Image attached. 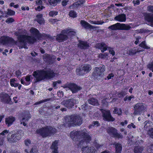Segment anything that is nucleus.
Segmentation results:
<instances>
[{
	"label": "nucleus",
	"mask_w": 153,
	"mask_h": 153,
	"mask_svg": "<svg viewBox=\"0 0 153 153\" xmlns=\"http://www.w3.org/2000/svg\"><path fill=\"white\" fill-rule=\"evenodd\" d=\"M15 34L17 36L18 41L16 42L12 38L8 36H3L1 38V42L3 44H9L10 46L16 44L19 48H27L26 45L27 43H33L36 40L33 36H28L25 30L22 31H16Z\"/></svg>",
	"instance_id": "obj_1"
},
{
	"label": "nucleus",
	"mask_w": 153,
	"mask_h": 153,
	"mask_svg": "<svg viewBox=\"0 0 153 153\" xmlns=\"http://www.w3.org/2000/svg\"><path fill=\"white\" fill-rule=\"evenodd\" d=\"M85 130L84 131H72L70 133L71 138L74 140L77 139V143L79 147L88 143L91 140V137Z\"/></svg>",
	"instance_id": "obj_2"
},
{
	"label": "nucleus",
	"mask_w": 153,
	"mask_h": 153,
	"mask_svg": "<svg viewBox=\"0 0 153 153\" xmlns=\"http://www.w3.org/2000/svg\"><path fill=\"white\" fill-rule=\"evenodd\" d=\"M36 82L41 81L45 79H50L53 77L55 74L52 70L45 71L44 70L34 71L33 73Z\"/></svg>",
	"instance_id": "obj_3"
},
{
	"label": "nucleus",
	"mask_w": 153,
	"mask_h": 153,
	"mask_svg": "<svg viewBox=\"0 0 153 153\" xmlns=\"http://www.w3.org/2000/svg\"><path fill=\"white\" fill-rule=\"evenodd\" d=\"M82 123L81 117L78 115L67 116L65 119V123L64 124L65 126L80 125Z\"/></svg>",
	"instance_id": "obj_4"
},
{
	"label": "nucleus",
	"mask_w": 153,
	"mask_h": 153,
	"mask_svg": "<svg viewBox=\"0 0 153 153\" xmlns=\"http://www.w3.org/2000/svg\"><path fill=\"white\" fill-rule=\"evenodd\" d=\"M56 132L55 128L50 126H46L37 130L36 132L41 135L43 137L51 136Z\"/></svg>",
	"instance_id": "obj_5"
},
{
	"label": "nucleus",
	"mask_w": 153,
	"mask_h": 153,
	"mask_svg": "<svg viewBox=\"0 0 153 153\" xmlns=\"http://www.w3.org/2000/svg\"><path fill=\"white\" fill-rule=\"evenodd\" d=\"M105 70V67L104 65L102 66L100 68H96L93 74V76L95 78L98 79L103 76V72Z\"/></svg>",
	"instance_id": "obj_6"
},
{
	"label": "nucleus",
	"mask_w": 153,
	"mask_h": 153,
	"mask_svg": "<svg viewBox=\"0 0 153 153\" xmlns=\"http://www.w3.org/2000/svg\"><path fill=\"white\" fill-rule=\"evenodd\" d=\"M134 113L135 115L140 114L144 111L146 109V106L142 103H139L134 107Z\"/></svg>",
	"instance_id": "obj_7"
},
{
	"label": "nucleus",
	"mask_w": 153,
	"mask_h": 153,
	"mask_svg": "<svg viewBox=\"0 0 153 153\" xmlns=\"http://www.w3.org/2000/svg\"><path fill=\"white\" fill-rule=\"evenodd\" d=\"M79 103L78 100L73 98L70 99L69 100H64L62 102V104L68 108H71L74 106V104Z\"/></svg>",
	"instance_id": "obj_8"
},
{
	"label": "nucleus",
	"mask_w": 153,
	"mask_h": 153,
	"mask_svg": "<svg viewBox=\"0 0 153 153\" xmlns=\"http://www.w3.org/2000/svg\"><path fill=\"white\" fill-rule=\"evenodd\" d=\"M101 111L103 119L108 121H113L115 119L111 116L109 111L102 109Z\"/></svg>",
	"instance_id": "obj_9"
},
{
	"label": "nucleus",
	"mask_w": 153,
	"mask_h": 153,
	"mask_svg": "<svg viewBox=\"0 0 153 153\" xmlns=\"http://www.w3.org/2000/svg\"><path fill=\"white\" fill-rule=\"evenodd\" d=\"M91 66L88 64H85L84 65L82 69H77L76 71L78 74L82 75L83 74L82 71L86 72H89L91 69Z\"/></svg>",
	"instance_id": "obj_10"
},
{
	"label": "nucleus",
	"mask_w": 153,
	"mask_h": 153,
	"mask_svg": "<svg viewBox=\"0 0 153 153\" xmlns=\"http://www.w3.org/2000/svg\"><path fill=\"white\" fill-rule=\"evenodd\" d=\"M108 133L112 136L118 137V138L122 137V135L117 133V130L114 128H109L107 129Z\"/></svg>",
	"instance_id": "obj_11"
},
{
	"label": "nucleus",
	"mask_w": 153,
	"mask_h": 153,
	"mask_svg": "<svg viewBox=\"0 0 153 153\" xmlns=\"http://www.w3.org/2000/svg\"><path fill=\"white\" fill-rule=\"evenodd\" d=\"M66 88L67 89L68 88L73 93L77 92L78 91L80 90L81 89L80 87L73 83L69 85L68 87H67Z\"/></svg>",
	"instance_id": "obj_12"
},
{
	"label": "nucleus",
	"mask_w": 153,
	"mask_h": 153,
	"mask_svg": "<svg viewBox=\"0 0 153 153\" xmlns=\"http://www.w3.org/2000/svg\"><path fill=\"white\" fill-rule=\"evenodd\" d=\"M68 38V37L66 33H62V31L60 34L57 35L56 37V41L59 42L66 40Z\"/></svg>",
	"instance_id": "obj_13"
},
{
	"label": "nucleus",
	"mask_w": 153,
	"mask_h": 153,
	"mask_svg": "<svg viewBox=\"0 0 153 153\" xmlns=\"http://www.w3.org/2000/svg\"><path fill=\"white\" fill-rule=\"evenodd\" d=\"M80 23L82 27L86 29H90L94 30L96 29V27L94 26H92L90 25L88 23L84 21H81Z\"/></svg>",
	"instance_id": "obj_14"
},
{
	"label": "nucleus",
	"mask_w": 153,
	"mask_h": 153,
	"mask_svg": "<svg viewBox=\"0 0 153 153\" xmlns=\"http://www.w3.org/2000/svg\"><path fill=\"white\" fill-rule=\"evenodd\" d=\"M62 33H66L68 37L72 35L74 36L76 33L75 30L71 28H68L63 30Z\"/></svg>",
	"instance_id": "obj_15"
},
{
	"label": "nucleus",
	"mask_w": 153,
	"mask_h": 153,
	"mask_svg": "<svg viewBox=\"0 0 153 153\" xmlns=\"http://www.w3.org/2000/svg\"><path fill=\"white\" fill-rule=\"evenodd\" d=\"M82 153H95V150L93 147H83L82 149Z\"/></svg>",
	"instance_id": "obj_16"
},
{
	"label": "nucleus",
	"mask_w": 153,
	"mask_h": 153,
	"mask_svg": "<svg viewBox=\"0 0 153 153\" xmlns=\"http://www.w3.org/2000/svg\"><path fill=\"white\" fill-rule=\"evenodd\" d=\"M114 19L120 22H125L126 20V16L124 14H121L116 16L114 18Z\"/></svg>",
	"instance_id": "obj_17"
},
{
	"label": "nucleus",
	"mask_w": 153,
	"mask_h": 153,
	"mask_svg": "<svg viewBox=\"0 0 153 153\" xmlns=\"http://www.w3.org/2000/svg\"><path fill=\"white\" fill-rule=\"evenodd\" d=\"M1 101L4 102L8 103L11 100L10 97L7 94H3L0 95Z\"/></svg>",
	"instance_id": "obj_18"
},
{
	"label": "nucleus",
	"mask_w": 153,
	"mask_h": 153,
	"mask_svg": "<svg viewBox=\"0 0 153 153\" xmlns=\"http://www.w3.org/2000/svg\"><path fill=\"white\" fill-rule=\"evenodd\" d=\"M15 120V117L9 116L5 118V123L8 126H10L12 124Z\"/></svg>",
	"instance_id": "obj_19"
},
{
	"label": "nucleus",
	"mask_w": 153,
	"mask_h": 153,
	"mask_svg": "<svg viewBox=\"0 0 153 153\" xmlns=\"http://www.w3.org/2000/svg\"><path fill=\"white\" fill-rule=\"evenodd\" d=\"M143 50H140L136 49V48H134L133 49H127V53L130 55H133L136 53H140L143 51Z\"/></svg>",
	"instance_id": "obj_20"
},
{
	"label": "nucleus",
	"mask_w": 153,
	"mask_h": 153,
	"mask_svg": "<svg viewBox=\"0 0 153 153\" xmlns=\"http://www.w3.org/2000/svg\"><path fill=\"white\" fill-rule=\"evenodd\" d=\"M96 47L101 50L102 52H103L106 50L107 47L105 44L102 43L97 44Z\"/></svg>",
	"instance_id": "obj_21"
},
{
	"label": "nucleus",
	"mask_w": 153,
	"mask_h": 153,
	"mask_svg": "<svg viewBox=\"0 0 153 153\" xmlns=\"http://www.w3.org/2000/svg\"><path fill=\"white\" fill-rule=\"evenodd\" d=\"M58 143L57 141H55L52 143V145L51 146V149L53 150L52 153H59L57 151Z\"/></svg>",
	"instance_id": "obj_22"
},
{
	"label": "nucleus",
	"mask_w": 153,
	"mask_h": 153,
	"mask_svg": "<svg viewBox=\"0 0 153 153\" xmlns=\"http://www.w3.org/2000/svg\"><path fill=\"white\" fill-rule=\"evenodd\" d=\"M145 19L150 22L151 25L153 26V16H152L149 13H146L145 16Z\"/></svg>",
	"instance_id": "obj_23"
},
{
	"label": "nucleus",
	"mask_w": 153,
	"mask_h": 153,
	"mask_svg": "<svg viewBox=\"0 0 153 153\" xmlns=\"http://www.w3.org/2000/svg\"><path fill=\"white\" fill-rule=\"evenodd\" d=\"M78 47L81 49H85L89 47V45L86 42L81 41L79 42Z\"/></svg>",
	"instance_id": "obj_24"
},
{
	"label": "nucleus",
	"mask_w": 153,
	"mask_h": 153,
	"mask_svg": "<svg viewBox=\"0 0 153 153\" xmlns=\"http://www.w3.org/2000/svg\"><path fill=\"white\" fill-rule=\"evenodd\" d=\"M85 2L84 0H79V1L75 2L72 6H71V8H74L80 6L81 4L84 3Z\"/></svg>",
	"instance_id": "obj_25"
},
{
	"label": "nucleus",
	"mask_w": 153,
	"mask_h": 153,
	"mask_svg": "<svg viewBox=\"0 0 153 153\" xmlns=\"http://www.w3.org/2000/svg\"><path fill=\"white\" fill-rule=\"evenodd\" d=\"M85 2L84 0H79V1L75 2L72 6H71V8H74L80 6L81 4L84 3Z\"/></svg>",
	"instance_id": "obj_26"
},
{
	"label": "nucleus",
	"mask_w": 153,
	"mask_h": 153,
	"mask_svg": "<svg viewBox=\"0 0 153 153\" xmlns=\"http://www.w3.org/2000/svg\"><path fill=\"white\" fill-rule=\"evenodd\" d=\"M131 28V27L127 24L119 23V29L128 30H129Z\"/></svg>",
	"instance_id": "obj_27"
},
{
	"label": "nucleus",
	"mask_w": 153,
	"mask_h": 153,
	"mask_svg": "<svg viewBox=\"0 0 153 153\" xmlns=\"http://www.w3.org/2000/svg\"><path fill=\"white\" fill-rule=\"evenodd\" d=\"M37 19H36L37 22L40 24L44 23V20L42 17V15L41 14H39L36 16Z\"/></svg>",
	"instance_id": "obj_28"
},
{
	"label": "nucleus",
	"mask_w": 153,
	"mask_h": 153,
	"mask_svg": "<svg viewBox=\"0 0 153 153\" xmlns=\"http://www.w3.org/2000/svg\"><path fill=\"white\" fill-rule=\"evenodd\" d=\"M7 141L10 143H14L17 141L15 134H12L10 137H7Z\"/></svg>",
	"instance_id": "obj_29"
},
{
	"label": "nucleus",
	"mask_w": 153,
	"mask_h": 153,
	"mask_svg": "<svg viewBox=\"0 0 153 153\" xmlns=\"http://www.w3.org/2000/svg\"><path fill=\"white\" fill-rule=\"evenodd\" d=\"M24 134V132L21 130H19L17 131L15 137L16 138L17 141L19 140L23 135Z\"/></svg>",
	"instance_id": "obj_30"
},
{
	"label": "nucleus",
	"mask_w": 153,
	"mask_h": 153,
	"mask_svg": "<svg viewBox=\"0 0 153 153\" xmlns=\"http://www.w3.org/2000/svg\"><path fill=\"white\" fill-rule=\"evenodd\" d=\"M30 118V117L29 115L26 117H23L22 120H20L21 124H22L24 126H26L27 124L26 123L28 121Z\"/></svg>",
	"instance_id": "obj_31"
},
{
	"label": "nucleus",
	"mask_w": 153,
	"mask_h": 153,
	"mask_svg": "<svg viewBox=\"0 0 153 153\" xmlns=\"http://www.w3.org/2000/svg\"><path fill=\"white\" fill-rule=\"evenodd\" d=\"M44 61L47 62H50L52 60V57L50 56L47 54H45L43 56Z\"/></svg>",
	"instance_id": "obj_32"
},
{
	"label": "nucleus",
	"mask_w": 153,
	"mask_h": 153,
	"mask_svg": "<svg viewBox=\"0 0 153 153\" xmlns=\"http://www.w3.org/2000/svg\"><path fill=\"white\" fill-rule=\"evenodd\" d=\"M116 153H120L122 149V146L120 144L116 143L115 144Z\"/></svg>",
	"instance_id": "obj_33"
},
{
	"label": "nucleus",
	"mask_w": 153,
	"mask_h": 153,
	"mask_svg": "<svg viewBox=\"0 0 153 153\" xmlns=\"http://www.w3.org/2000/svg\"><path fill=\"white\" fill-rule=\"evenodd\" d=\"M88 102L89 103L94 105H99L97 101L93 98L89 100Z\"/></svg>",
	"instance_id": "obj_34"
},
{
	"label": "nucleus",
	"mask_w": 153,
	"mask_h": 153,
	"mask_svg": "<svg viewBox=\"0 0 153 153\" xmlns=\"http://www.w3.org/2000/svg\"><path fill=\"white\" fill-rule=\"evenodd\" d=\"M16 80L14 79H11L10 81V84L12 87L15 88L17 87L19 85V83L16 82Z\"/></svg>",
	"instance_id": "obj_35"
},
{
	"label": "nucleus",
	"mask_w": 153,
	"mask_h": 153,
	"mask_svg": "<svg viewBox=\"0 0 153 153\" xmlns=\"http://www.w3.org/2000/svg\"><path fill=\"white\" fill-rule=\"evenodd\" d=\"M109 29L111 30H117L119 29V23H117L109 26Z\"/></svg>",
	"instance_id": "obj_36"
},
{
	"label": "nucleus",
	"mask_w": 153,
	"mask_h": 153,
	"mask_svg": "<svg viewBox=\"0 0 153 153\" xmlns=\"http://www.w3.org/2000/svg\"><path fill=\"white\" fill-rule=\"evenodd\" d=\"M30 31L31 33L33 35L37 36L39 33V31L37 29L34 27H32Z\"/></svg>",
	"instance_id": "obj_37"
},
{
	"label": "nucleus",
	"mask_w": 153,
	"mask_h": 153,
	"mask_svg": "<svg viewBox=\"0 0 153 153\" xmlns=\"http://www.w3.org/2000/svg\"><path fill=\"white\" fill-rule=\"evenodd\" d=\"M143 149L142 147L140 146H135L134 149V153H141Z\"/></svg>",
	"instance_id": "obj_38"
},
{
	"label": "nucleus",
	"mask_w": 153,
	"mask_h": 153,
	"mask_svg": "<svg viewBox=\"0 0 153 153\" xmlns=\"http://www.w3.org/2000/svg\"><path fill=\"white\" fill-rule=\"evenodd\" d=\"M9 131L7 130H5L0 133V138L4 139L6 135L8 133Z\"/></svg>",
	"instance_id": "obj_39"
},
{
	"label": "nucleus",
	"mask_w": 153,
	"mask_h": 153,
	"mask_svg": "<svg viewBox=\"0 0 153 153\" xmlns=\"http://www.w3.org/2000/svg\"><path fill=\"white\" fill-rule=\"evenodd\" d=\"M113 112L114 113L117 114L119 115H121L122 113V110L120 108H118L116 107L114 108Z\"/></svg>",
	"instance_id": "obj_40"
},
{
	"label": "nucleus",
	"mask_w": 153,
	"mask_h": 153,
	"mask_svg": "<svg viewBox=\"0 0 153 153\" xmlns=\"http://www.w3.org/2000/svg\"><path fill=\"white\" fill-rule=\"evenodd\" d=\"M144 123L145 125L144 126V129L148 131V132L149 131V130L151 129V128H150V124L149 122L147 121L145 122Z\"/></svg>",
	"instance_id": "obj_41"
},
{
	"label": "nucleus",
	"mask_w": 153,
	"mask_h": 153,
	"mask_svg": "<svg viewBox=\"0 0 153 153\" xmlns=\"http://www.w3.org/2000/svg\"><path fill=\"white\" fill-rule=\"evenodd\" d=\"M61 0H48L49 4L52 6H54L57 4L58 2L61 1Z\"/></svg>",
	"instance_id": "obj_42"
},
{
	"label": "nucleus",
	"mask_w": 153,
	"mask_h": 153,
	"mask_svg": "<svg viewBox=\"0 0 153 153\" xmlns=\"http://www.w3.org/2000/svg\"><path fill=\"white\" fill-rule=\"evenodd\" d=\"M108 56V53H104V54L100 53L99 55V58L103 59H107Z\"/></svg>",
	"instance_id": "obj_43"
},
{
	"label": "nucleus",
	"mask_w": 153,
	"mask_h": 153,
	"mask_svg": "<svg viewBox=\"0 0 153 153\" xmlns=\"http://www.w3.org/2000/svg\"><path fill=\"white\" fill-rule=\"evenodd\" d=\"M69 16L71 17L75 18L76 17V14L74 11L71 10L69 12Z\"/></svg>",
	"instance_id": "obj_44"
},
{
	"label": "nucleus",
	"mask_w": 153,
	"mask_h": 153,
	"mask_svg": "<svg viewBox=\"0 0 153 153\" xmlns=\"http://www.w3.org/2000/svg\"><path fill=\"white\" fill-rule=\"evenodd\" d=\"M139 46L144 48L145 49H149V47L148 46H147L145 44V42H141V43L139 45Z\"/></svg>",
	"instance_id": "obj_45"
},
{
	"label": "nucleus",
	"mask_w": 153,
	"mask_h": 153,
	"mask_svg": "<svg viewBox=\"0 0 153 153\" xmlns=\"http://www.w3.org/2000/svg\"><path fill=\"white\" fill-rule=\"evenodd\" d=\"M33 78L32 77V76L31 75H28L25 78V81L27 82H29L31 81V79H32Z\"/></svg>",
	"instance_id": "obj_46"
},
{
	"label": "nucleus",
	"mask_w": 153,
	"mask_h": 153,
	"mask_svg": "<svg viewBox=\"0 0 153 153\" xmlns=\"http://www.w3.org/2000/svg\"><path fill=\"white\" fill-rule=\"evenodd\" d=\"M7 14L10 16L14 15L15 14V12L13 10L8 9Z\"/></svg>",
	"instance_id": "obj_47"
},
{
	"label": "nucleus",
	"mask_w": 153,
	"mask_h": 153,
	"mask_svg": "<svg viewBox=\"0 0 153 153\" xmlns=\"http://www.w3.org/2000/svg\"><path fill=\"white\" fill-rule=\"evenodd\" d=\"M58 13V12L56 11H51L49 13V15L51 16H56Z\"/></svg>",
	"instance_id": "obj_48"
},
{
	"label": "nucleus",
	"mask_w": 153,
	"mask_h": 153,
	"mask_svg": "<svg viewBox=\"0 0 153 153\" xmlns=\"http://www.w3.org/2000/svg\"><path fill=\"white\" fill-rule=\"evenodd\" d=\"M148 134L150 135L151 137L153 138V128H151V129L149 130L148 132Z\"/></svg>",
	"instance_id": "obj_49"
},
{
	"label": "nucleus",
	"mask_w": 153,
	"mask_h": 153,
	"mask_svg": "<svg viewBox=\"0 0 153 153\" xmlns=\"http://www.w3.org/2000/svg\"><path fill=\"white\" fill-rule=\"evenodd\" d=\"M25 143L27 146H29L31 144V141L29 140H25Z\"/></svg>",
	"instance_id": "obj_50"
},
{
	"label": "nucleus",
	"mask_w": 153,
	"mask_h": 153,
	"mask_svg": "<svg viewBox=\"0 0 153 153\" xmlns=\"http://www.w3.org/2000/svg\"><path fill=\"white\" fill-rule=\"evenodd\" d=\"M128 128L131 129L132 127L134 128H136V126L133 123H131L130 124L128 125L127 126Z\"/></svg>",
	"instance_id": "obj_51"
},
{
	"label": "nucleus",
	"mask_w": 153,
	"mask_h": 153,
	"mask_svg": "<svg viewBox=\"0 0 153 153\" xmlns=\"http://www.w3.org/2000/svg\"><path fill=\"white\" fill-rule=\"evenodd\" d=\"M30 153H38V150L35 147H34L31 150Z\"/></svg>",
	"instance_id": "obj_52"
},
{
	"label": "nucleus",
	"mask_w": 153,
	"mask_h": 153,
	"mask_svg": "<svg viewBox=\"0 0 153 153\" xmlns=\"http://www.w3.org/2000/svg\"><path fill=\"white\" fill-rule=\"evenodd\" d=\"M44 8L45 7L43 6H39L35 8V9L36 10L40 11Z\"/></svg>",
	"instance_id": "obj_53"
},
{
	"label": "nucleus",
	"mask_w": 153,
	"mask_h": 153,
	"mask_svg": "<svg viewBox=\"0 0 153 153\" xmlns=\"http://www.w3.org/2000/svg\"><path fill=\"white\" fill-rule=\"evenodd\" d=\"M14 20L12 18H8L6 20V22L7 23H12L14 21Z\"/></svg>",
	"instance_id": "obj_54"
},
{
	"label": "nucleus",
	"mask_w": 153,
	"mask_h": 153,
	"mask_svg": "<svg viewBox=\"0 0 153 153\" xmlns=\"http://www.w3.org/2000/svg\"><path fill=\"white\" fill-rule=\"evenodd\" d=\"M58 21L55 19H49V21L51 22L53 24H55Z\"/></svg>",
	"instance_id": "obj_55"
},
{
	"label": "nucleus",
	"mask_w": 153,
	"mask_h": 153,
	"mask_svg": "<svg viewBox=\"0 0 153 153\" xmlns=\"http://www.w3.org/2000/svg\"><path fill=\"white\" fill-rule=\"evenodd\" d=\"M147 67L150 70H152L153 69V62L148 64L147 65Z\"/></svg>",
	"instance_id": "obj_56"
},
{
	"label": "nucleus",
	"mask_w": 153,
	"mask_h": 153,
	"mask_svg": "<svg viewBox=\"0 0 153 153\" xmlns=\"http://www.w3.org/2000/svg\"><path fill=\"white\" fill-rule=\"evenodd\" d=\"M47 101V100H41L40 101L34 103L35 105H37L38 104H41V103H42L44 102H45Z\"/></svg>",
	"instance_id": "obj_57"
},
{
	"label": "nucleus",
	"mask_w": 153,
	"mask_h": 153,
	"mask_svg": "<svg viewBox=\"0 0 153 153\" xmlns=\"http://www.w3.org/2000/svg\"><path fill=\"white\" fill-rule=\"evenodd\" d=\"M147 10L148 11L153 13V6H149L147 8Z\"/></svg>",
	"instance_id": "obj_58"
},
{
	"label": "nucleus",
	"mask_w": 153,
	"mask_h": 153,
	"mask_svg": "<svg viewBox=\"0 0 153 153\" xmlns=\"http://www.w3.org/2000/svg\"><path fill=\"white\" fill-rule=\"evenodd\" d=\"M68 1V0H63L62 2V5L64 6H65Z\"/></svg>",
	"instance_id": "obj_59"
},
{
	"label": "nucleus",
	"mask_w": 153,
	"mask_h": 153,
	"mask_svg": "<svg viewBox=\"0 0 153 153\" xmlns=\"http://www.w3.org/2000/svg\"><path fill=\"white\" fill-rule=\"evenodd\" d=\"M133 2L134 6L135 5H138L140 4V1L139 0H134L133 1Z\"/></svg>",
	"instance_id": "obj_60"
},
{
	"label": "nucleus",
	"mask_w": 153,
	"mask_h": 153,
	"mask_svg": "<svg viewBox=\"0 0 153 153\" xmlns=\"http://www.w3.org/2000/svg\"><path fill=\"white\" fill-rule=\"evenodd\" d=\"M126 94V92L124 91H122L121 92L120 94H118V96L119 97H121L124 95H125Z\"/></svg>",
	"instance_id": "obj_61"
},
{
	"label": "nucleus",
	"mask_w": 153,
	"mask_h": 153,
	"mask_svg": "<svg viewBox=\"0 0 153 153\" xmlns=\"http://www.w3.org/2000/svg\"><path fill=\"white\" fill-rule=\"evenodd\" d=\"M16 76L17 77L19 76H21V72H20V71L18 70L16 72Z\"/></svg>",
	"instance_id": "obj_62"
},
{
	"label": "nucleus",
	"mask_w": 153,
	"mask_h": 153,
	"mask_svg": "<svg viewBox=\"0 0 153 153\" xmlns=\"http://www.w3.org/2000/svg\"><path fill=\"white\" fill-rule=\"evenodd\" d=\"M114 75L113 74L111 73L108 74V76H107V78L108 79H109L111 78L112 77H113Z\"/></svg>",
	"instance_id": "obj_63"
},
{
	"label": "nucleus",
	"mask_w": 153,
	"mask_h": 153,
	"mask_svg": "<svg viewBox=\"0 0 153 153\" xmlns=\"http://www.w3.org/2000/svg\"><path fill=\"white\" fill-rule=\"evenodd\" d=\"M95 146L97 149H98L101 147L102 145H100L97 143H95Z\"/></svg>",
	"instance_id": "obj_64"
}]
</instances>
